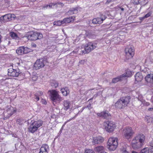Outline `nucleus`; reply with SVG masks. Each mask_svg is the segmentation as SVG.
I'll use <instances>...</instances> for the list:
<instances>
[{
    "label": "nucleus",
    "instance_id": "obj_40",
    "mask_svg": "<svg viewBox=\"0 0 153 153\" xmlns=\"http://www.w3.org/2000/svg\"><path fill=\"white\" fill-rule=\"evenodd\" d=\"M141 101L142 103L144 106H148L150 105L149 102H147L144 100H142Z\"/></svg>",
    "mask_w": 153,
    "mask_h": 153
},
{
    "label": "nucleus",
    "instance_id": "obj_10",
    "mask_svg": "<svg viewBox=\"0 0 153 153\" xmlns=\"http://www.w3.org/2000/svg\"><path fill=\"white\" fill-rule=\"evenodd\" d=\"M20 74L19 69H14L10 68L8 70V75L13 77H18Z\"/></svg>",
    "mask_w": 153,
    "mask_h": 153
},
{
    "label": "nucleus",
    "instance_id": "obj_23",
    "mask_svg": "<svg viewBox=\"0 0 153 153\" xmlns=\"http://www.w3.org/2000/svg\"><path fill=\"white\" fill-rule=\"evenodd\" d=\"M124 76L123 75H121L117 77L113 78L112 81V83H115L119 81H120L124 79L123 76Z\"/></svg>",
    "mask_w": 153,
    "mask_h": 153
},
{
    "label": "nucleus",
    "instance_id": "obj_28",
    "mask_svg": "<svg viewBox=\"0 0 153 153\" xmlns=\"http://www.w3.org/2000/svg\"><path fill=\"white\" fill-rule=\"evenodd\" d=\"M23 46H21L18 48L16 50V53L19 55H21L24 54Z\"/></svg>",
    "mask_w": 153,
    "mask_h": 153
},
{
    "label": "nucleus",
    "instance_id": "obj_30",
    "mask_svg": "<svg viewBox=\"0 0 153 153\" xmlns=\"http://www.w3.org/2000/svg\"><path fill=\"white\" fill-rule=\"evenodd\" d=\"M10 36L13 39H18L19 37L17 35L13 32H11L10 33Z\"/></svg>",
    "mask_w": 153,
    "mask_h": 153
},
{
    "label": "nucleus",
    "instance_id": "obj_26",
    "mask_svg": "<svg viewBox=\"0 0 153 153\" xmlns=\"http://www.w3.org/2000/svg\"><path fill=\"white\" fill-rule=\"evenodd\" d=\"M28 129L29 131L32 133H33L36 131L38 130V129L31 123L29 127L28 128Z\"/></svg>",
    "mask_w": 153,
    "mask_h": 153
},
{
    "label": "nucleus",
    "instance_id": "obj_17",
    "mask_svg": "<svg viewBox=\"0 0 153 153\" xmlns=\"http://www.w3.org/2000/svg\"><path fill=\"white\" fill-rule=\"evenodd\" d=\"M40 150L39 153H48L49 146L47 144H43L40 148Z\"/></svg>",
    "mask_w": 153,
    "mask_h": 153
},
{
    "label": "nucleus",
    "instance_id": "obj_11",
    "mask_svg": "<svg viewBox=\"0 0 153 153\" xmlns=\"http://www.w3.org/2000/svg\"><path fill=\"white\" fill-rule=\"evenodd\" d=\"M104 138L101 136H97L93 137L92 143L94 145L99 144L102 143L104 141Z\"/></svg>",
    "mask_w": 153,
    "mask_h": 153
},
{
    "label": "nucleus",
    "instance_id": "obj_46",
    "mask_svg": "<svg viewBox=\"0 0 153 153\" xmlns=\"http://www.w3.org/2000/svg\"><path fill=\"white\" fill-rule=\"evenodd\" d=\"M117 0H107L106 2L105 3L106 4H108L111 2H113L116 1Z\"/></svg>",
    "mask_w": 153,
    "mask_h": 153
},
{
    "label": "nucleus",
    "instance_id": "obj_7",
    "mask_svg": "<svg viewBox=\"0 0 153 153\" xmlns=\"http://www.w3.org/2000/svg\"><path fill=\"white\" fill-rule=\"evenodd\" d=\"M105 126L106 130L108 132L113 131L116 127L115 124L113 122L109 121L106 122Z\"/></svg>",
    "mask_w": 153,
    "mask_h": 153
},
{
    "label": "nucleus",
    "instance_id": "obj_19",
    "mask_svg": "<svg viewBox=\"0 0 153 153\" xmlns=\"http://www.w3.org/2000/svg\"><path fill=\"white\" fill-rule=\"evenodd\" d=\"M75 17L74 16H70L69 17L64 18L62 21V23H69L74 20Z\"/></svg>",
    "mask_w": 153,
    "mask_h": 153
},
{
    "label": "nucleus",
    "instance_id": "obj_51",
    "mask_svg": "<svg viewBox=\"0 0 153 153\" xmlns=\"http://www.w3.org/2000/svg\"><path fill=\"white\" fill-rule=\"evenodd\" d=\"M91 104L90 103L88 105H87L86 108H88L89 110H90L91 108H92V107L91 106Z\"/></svg>",
    "mask_w": 153,
    "mask_h": 153
},
{
    "label": "nucleus",
    "instance_id": "obj_4",
    "mask_svg": "<svg viewBox=\"0 0 153 153\" xmlns=\"http://www.w3.org/2000/svg\"><path fill=\"white\" fill-rule=\"evenodd\" d=\"M134 134V132L132 128L129 127L125 128L122 131V134L123 137L128 140L131 138Z\"/></svg>",
    "mask_w": 153,
    "mask_h": 153
},
{
    "label": "nucleus",
    "instance_id": "obj_21",
    "mask_svg": "<svg viewBox=\"0 0 153 153\" xmlns=\"http://www.w3.org/2000/svg\"><path fill=\"white\" fill-rule=\"evenodd\" d=\"M143 76L140 72H138L136 73L135 76V80L137 82H140L143 79Z\"/></svg>",
    "mask_w": 153,
    "mask_h": 153
},
{
    "label": "nucleus",
    "instance_id": "obj_8",
    "mask_svg": "<svg viewBox=\"0 0 153 153\" xmlns=\"http://www.w3.org/2000/svg\"><path fill=\"white\" fill-rule=\"evenodd\" d=\"M28 37L31 40H36L41 39L43 35L40 33L34 32L29 35Z\"/></svg>",
    "mask_w": 153,
    "mask_h": 153
},
{
    "label": "nucleus",
    "instance_id": "obj_16",
    "mask_svg": "<svg viewBox=\"0 0 153 153\" xmlns=\"http://www.w3.org/2000/svg\"><path fill=\"white\" fill-rule=\"evenodd\" d=\"M63 108L65 111L69 109L71 107V104L70 101L68 100H65L63 102Z\"/></svg>",
    "mask_w": 153,
    "mask_h": 153
},
{
    "label": "nucleus",
    "instance_id": "obj_9",
    "mask_svg": "<svg viewBox=\"0 0 153 153\" xmlns=\"http://www.w3.org/2000/svg\"><path fill=\"white\" fill-rule=\"evenodd\" d=\"M96 114L98 117H102L104 119H109L111 117V114L107 110L103 111L100 113H97Z\"/></svg>",
    "mask_w": 153,
    "mask_h": 153
},
{
    "label": "nucleus",
    "instance_id": "obj_14",
    "mask_svg": "<svg viewBox=\"0 0 153 153\" xmlns=\"http://www.w3.org/2000/svg\"><path fill=\"white\" fill-rule=\"evenodd\" d=\"M143 145L142 144L138 142V141L134 139L132 140V146L135 149H137L141 147Z\"/></svg>",
    "mask_w": 153,
    "mask_h": 153
},
{
    "label": "nucleus",
    "instance_id": "obj_54",
    "mask_svg": "<svg viewBox=\"0 0 153 153\" xmlns=\"http://www.w3.org/2000/svg\"><path fill=\"white\" fill-rule=\"evenodd\" d=\"M35 97H36L35 99L37 101H38L39 100V96H36V94H35Z\"/></svg>",
    "mask_w": 153,
    "mask_h": 153
},
{
    "label": "nucleus",
    "instance_id": "obj_42",
    "mask_svg": "<svg viewBox=\"0 0 153 153\" xmlns=\"http://www.w3.org/2000/svg\"><path fill=\"white\" fill-rule=\"evenodd\" d=\"M152 13V11H150L148 12L147 13L146 15L144 16L145 18H147L150 16Z\"/></svg>",
    "mask_w": 153,
    "mask_h": 153
},
{
    "label": "nucleus",
    "instance_id": "obj_52",
    "mask_svg": "<svg viewBox=\"0 0 153 153\" xmlns=\"http://www.w3.org/2000/svg\"><path fill=\"white\" fill-rule=\"evenodd\" d=\"M0 21H4V16H1L0 17Z\"/></svg>",
    "mask_w": 153,
    "mask_h": 153
},
{
    "label": "nucleus",
    "instance_id": "obj_59",
    "mask_svg": "<svg viewBox=\"0 0 153 153\" xmlns=\"http://www.w3.org/2000/svg\"><path fill=\"white\" fill-rule=\"evenodd\" d=\"M148 110L149 111H153V108H149L148 109Z\"/></svg>",
    "mask_w": 153,
    "mask_h": 153
},
{
    "label": "nucleus",
    "instance_id": "obj_18",
    "mask_svg": "<svg viewBox=\"0 0 153 153\" xmlns=\"http://www.w3.org/2000/svg\"><path fill=\"white\" fill-rule=\"evenodd\" d=\"M61 91L64 96H66L70 93L68 87H65L61 89Z\"/></svg>",
    "mask_w": 153,
    "mask_h": 153
},
{
    "label": "nucleus",
    "instance_id": "obj_57",
    "mask_svg": "<svg viewBox=\"0 0 153 153\" xmlns=\"http://www.w3.org/2000/svg\"><path fill=\"white\" fill-rule=\"evenodd\" d=\"M48 7V5H45L42 6V9H45V8H47Z\"/></svg>",
    "mask_w": 153,
    "mask_h": 153
},
{
    "label": "nucleus",
    "instance_id": "obj_22",
    "mask_svg": "<svg viewBox=\"0 0 153 153\" xmlns=\"http://www.w3.org/2000/svg\"><path fill=\"white\" fill-rule=\"evenodd\" d=\"M38 129V128L41 126L43 124V121L40 120L34 121L32 123Z\"/></svg>",
    "mask_w": 153,
    "mask_h": 153
},
{
    "label": "nucleus",
    "instance_id": "obj_64",
    "mask_svg": "<svg viewBox=\"0 0 153 153\" xmlns=\"http://www.w3.org/2000/svg\"><path fill=\"white\" fill-rule=\"evenodd\" d=\"M94 88L89 89L87 91H89L92 90H94Z\"/></svg>",
    "mask_w": 153,
    "mask_h": 153
},
{
    "label": "nucleus",
    "instance_id": "obj_37",
    "mask_svg": "<svg viewBox=\"0 0 153 153\" xmlns=\"http://www.w3.org/2000/svg\"><path fill=\"white\" fill-rule=\"evenodd\" d=\"M62 24H63V23H62V21H60V20H59L57 21H55L53 23L54 25H56L57 26H60Z\"/></svg>",
    "mask_w": 153,
    "mask_h": 153
},
{
    "label": "nucleus",
    "instance_id": "obj_49",
    "mask_svg": "<svg viewBox=\"0 0 153 153\" xmlns=\"http://www.w3.org/2000/svg\"><path fill=\"white\" fill-rule=\"evenodd\" d=\"M37 79V77L36 76H33L32 77V79L34 81H36Z\"/></svg>",
    "mask_w": 153,
    "mask_h": 153
},
{
    "label": "nucleus",
    "instance_id": "obj_13",
    "mask_svg": "<svg viewBox=\"0 0 153 153\" xmlns=\"http://www.w3.org/2000/svg\"><path fill=\"white\" fill-rule=\"evenodd\" d=\"M146 81L151 85H153V74H148L145 77Z\"/></svg>",
    "mask_w": 153,
    "mask_h": 153
},
{
    "label": "nucleus",
    "instance_id": "obj_31",
    "mask_svg": "<svg viewBox=\"0 0 153 153\" xmlns=\"http://www.w3.org/2000/svg\"><path fill=\"white\" fill-rule=\"evenodd\" d=\"M132 73L131 71H128L126 72V74H123L122 75L124 76H123V79H125L126 77H129L131 76Z\"/></svg>",
    "mask_w": 153,
    "mask_h": 153
},
{
    "label": "nucleus",
    "instance_id": "obj_2",
    "mask_svg": "<svg viewBox=\"0 0 153 153\" xmlns=\"http://www.w3.org/2000/svg\"><path fill=\"white\" fill-rule=\"evenodd\" d=\"M97 47V44L93 42H89L85 45L84 48H82V53H87L91 52Z\"/></svg>",
    "mask_w": 153,
    "mask_h": 153
},
{
    "label": "nucleus",
    "instance_id": "obj_50",
    "mask_svg": "<svg viewBox=\"0 0 153 153\" xmlns=\"http://www.w3.org/2000/svg\"><path fill=\"white\" fill-rule=\"evenodd\" d=\"M85 62V60H80L79 62V63L80 64H84Z\"/></svg>",
    "mask_w": 153,
    "mask_h": 153
},
{
    "label": "nucleus",
    "instance_id": "obj_5",
    "mask_svg": "<svg viewBox=\"0 0 153 153\" xmlns=\"http://www.w3.org/2000/svg\"><path fill=\"white\" fill-rule=\"evenodd\" d=\"M46 63V60L42 58L37 59L34 63V67L36 70H38L43 68Z\"/></svg>",
    "mask_w": 153,
    "mask_h": 153
},
{
    "label": "nucleus",
    "instance_id": "obj_25",
    "mask_svg": "<svg viewBox=\"0 0 153 153\" xmlns=\"http://www.w3.org/2000/svg\"><path fill=\"white\" fill-rule=\"evenodd\" d=\"M78 12L77 8L76 7L71 8L67 13L68 15H71L76 14Z\"/></svg>",
    "mask_w": 153,
    "mask_h": 153
},
{
    "label": "nucleus",
    "instance_id": "obj_60",
    "mask_svg": "<svg viewBox=\"0 0 153 153\" xmlns=\"http://www.w3.org/2000/svg\"><path fill=\"white\" fill-rule=\"evenodd\" d=\"M42 102L45 105L47 104V102L45 100H43Z\"/></svg>",
    "mask_w": 153,
    "mask_h": 153
},
{
    "label": "nucleus",
    "instance_id": "obj_58",
    "mask_svg": "<svg viewBox=\"0 0 153 153\" xmlns=\"http://www.w3.org/2000/svg\"><path fill=\"white\" fill-rule=\"evenodd\" d=\"M146 19L145 18L144 16L143 17H141L139 18V19L141 21L143 20L144 19Z\"/></svg>",
    "mask_w": 153,
    "mask_h": 153
},
{
    "label": "nucleus",
    "instance_id": "obj_61",
    "mask_svg": "<svg viewBox=\"0 0 153 153\" xmlns=\"http://www.w3.org/2000/svg\"><path fill=\"white\" fill-rule=\"evenodd\" d=\"M119 8L121 9V10L122 11H123L124 10V9L122 7H119Z\"/></svg>",
    "mask_w": 153,
    "mask_h": 153
},
{
    "label": "nucleus",
    "instance_id": "obj_29",
    "mask_svg": "<svg viewBox=\"0 0 153 153\" xmlns=\"http://www.w3.org/2000/svg\"><path fill=\"white\" fill-rule=\"evenodd\" d=\"M4 22H6L10 21L11 20V16L10 14H8L4 15Z\"/></svg>",
    "mask_w": 153,
    "mask_h": 153
},
{
    "label": "nucleus",
    "instance_id": "obj_48",
    "mask_svg": "<svg viewBox=\"0 0 153 153\" xmlns=\"http://www.w3.org/2000/svg\"><path fill=\"white\" fill-rule=\"evenodd\" d=\"M5 3L6 5L7 6L9 4L10 1L9 0H4Z\"/></svg>",
    "mask_w": 153,
    "mask_h": 153
},
{
    "label": "nucleus",
    "instance_id": "obj_43",
    "mask_svg": "<svg viewBox=\"0 0 153 153\" xmlns=\"http://www.w3.org/2000/svg\"><path fill=\"white\" fill-rule=\"evenodd\" d=\"M35 94H36V96H40L43 95V92L41 91H38Z\"/></svg>",
    "mask_w": 153,
    "mask_h": 153
},
{
    "label": "nucleus",
    "instance_id": "obj_44",
    "mask_svg": "<svg viewBox=\"0 0 153 153\" xmlns=\"http://www.w3.org/2000/svg\"><path fill=\"white\" fill-rule=\"evenodd\" d=\"M150 145L152 147V148L151 149V152L152 153L153 152V140L151 141Z\"/></svg>",
    "mask_w": 153,
    "mask_h": 153
},
{
    "label": "nucleus",
    "instance_id": "obj_63",
    "mask_svg": "<svg viewBox=\"0 0 153 153\" xmlns=\"http://www.w3.org/2000/svg\"><path fill=\"white\" fill-rule=\"evenodd\" d=\"M65 114H62V113H61V112H59V114L61 116H63V115H65Z\"/></svg>",
    "mask_w": 153,
    "mask_h": 153
},
{
    "label": "nucleus",
    "instance_id": "obj_55",
    "mask_svg": "<svg viewBox=\"0 0 153 153\" xmlns=\"http://www.w3.org/2000/svg\"><path fill=\"white\" fill-rule=\"evenodd\" d=\"M51 118L52 119H55L56 118V116L55 114H52L51 116Z\"/></svg>",
    "mask_w": 153,
    "mask_h": 153
},
{
    "label": "nucleus",
    "instance_id": "obj_39",
    "mask_svg": "<svg viewBox=\"0 0 153 153\" xmlns=\"http://www.w3.org/2000/svg\"><path fill=\"white\" fill-rule=\"evenodd\" d=\"M16 123L17 124L19 125H21L23 123V120L22 119L19 118L16 120Z\"/></svg>",
    "mask_w": 153,
    "mask_h": 153
},
{
    "label": "nucleus",
    "instance_id": "obj_15",
    "mask_svg": "<svg viewBox=\"0 0 153 153\" xmlns=\"http://www.w3.org/2000/svg\"><path fill=\"white\" fill-rule=\"evenodd\" d=\"M131 97L129 96H126L121 98L120 100H121L122 104L125 107L128 104L130 101Z\"/></svg>",
    "mask_w": 153,
    "mask_h": 153
},
{
    "label": "nucleus",
    "instance_id": "obj_32",
    "mask_svg": "<svg viewBox=\"0 0 153 153\" xmlns=\"http://www.w3.org/2000/svg\"><path fill=\"white\" fill-rule=\"evenodd\" d=\"M149 149L148 148H144L143 149L141 150V152L140 153H149ZM132 153H137V152H134L133 151Z\"/></svg>",
    "mask_w": 153,
    "mask_h": 153
},
{
    "label": "nucleus",
    "instance_id": "obj_3",
    "mask_svg": "<svg viewBox=\"0 0 153 153\" xmlns=\"http://www.w3.org/2000/svg\"><path fill=\"white\" fill-rule=\"evenodd\" d=\"M118 139L116 137L110 138L107 143V147L111 151L115 150L118 146Z\"/></svg>",
    "mask_w": 153,
    "mask_h": 153
},
{
    "label": "nucleus",
    "instance_id": "obj_33",
    "mask_svg": "<svg viewBox=\"0 0 153 153\" xmlns=\"http://www.w3.org/2000/svg\"><path fill=\"white\" fill-rule=\"evenodd\" d=\"M23 51L24 54H26L29 53L31 51V49L30 48H28L27 47H24L23 46Z\"/></svg>",
    "mask_w": 153,
    "mask_h": 153
},
{
    "label": "nucleus",
    "instance_id": "obj_56",
    "mask_svg": "<svg viewBox=\"0 0 153 153\" xmlns=\"http://www.w3.org/2000/svg\"><path fill=\"white\" fill-rule=\"evenodd\" d=\"M85 107H83L82 108V109H81V110H80V111H79L78 113V114H79V113H81V112H82L83 110H84V109L85 108Z\"/></svg>",
    "mask_w": 153,
    "mask_h": 153
},
{
    "label": "nucleus",
    "instance_id": "obj_62",
    "mask_svg": "<svg viewBox=\"0 0 153 153\" xmlns=\"http://www.w3.org/2000/svg\"><path fill=\"white\" fill-rule=\"evenodd\" d=\"M19 143V142L18 143H16L15 144V146L16 148L18 147V144Z\"/></svg>",
    "mask_w": 153,
    "mask_h": 153
},
{
    "label": "nucleus",
    "instance_id": "obj_34",
    "mask_svg": "<svg viewBox=\"0 0 153 153\" xmlns=\"http://www.w3.org/2000/svg\"><path fill=\"white\" fill-rule=\"evenodd\" d=\"M145 118L148 123H151L153 121L152 118L150 116H146Z\"/></svg>",
    "mask_w": 153,
    "mask_h": 153
},
{
    "label": "nucleus",
    "instance_id": "obj_53",
    "mask_svg": "<svg viewBox=\"0 0 153 153\" xmlns=\"http://www.w3.org/2000/svg\"><path fill=\"white\" fill-rule=\"evenodd\" d=\"M55 5V4L52 3L50 4L49 5H48V6L50 8H51L52 6H54Z\"/></svg>",
    "mask_w": 153,
    "mask_h": 153
},
{
    "label": "nucleus",
    "instance_id": "obj_27",
    "mask_svg": "<svg viewBox=\"0 0 153 153\" xmlns=\"http://www.w3.org/2000/svg\"><path fill=\"white\" fill-rule=\"evenodd\" d=\"M106 18V17L105 16L102 14L101 15L100 18H97L96 19L98 24H101L103 22V21L105 20Z\"/></svg>",
    "mask_w": 153,
    "mask_h": 153
},
{
    "label": "nucleus",
    "instance_id": "obj_24",
    "mask_svg": "<svg viewBox=\"0 0 153 153\" xmlns=\"http://www.w3.org/2000/svg\"><path fill=\"white\" fill-rule=\"evenodd\" d=\"M122 146L120 148V153H129L127 149V146L124 143L122 144Z\"/></svg>",
    "mask_w": 153,
    "mask_h": 153
},
{
    "label": "nucleus",
    "instance_id": "obj_38",
    "mask_svg": "<svg viewBox=\"0 0 153 153\" xmlns=\"http://www.w3.org/2000/svg\"><path fill=\"white\" fill-rule=\"evenodd\" d=\"M87 36L88 37L91 38H93L95 37V36L91 32L87 33Z\"/></svg>",
    "mask_w": 153,
    "mask_h": 153
},
{
    "label": "nucleus",
    "instance_id": "obj_47",
    "mask_svg": "<svg viewBox=\"0 0 153 153\" xmlns=\"http://www.w3.org/2000/svg\"><path fill=\"white\" fill-rule=\"evenodd\" d=\"M98 94H95L94 95V96L93 97H92V98L90 99L88 101H89L90 100H92L94 98L95 99L98 96Z\"/></svg>",
    "mask_w": 153,
    "mask_h": 153
},
{
    "label": "nucleus",
    "instance_id": "obj_36",
    "mask_svg": "<svg viewBox=\"0 0 153 153\" xmlns=\"http://www.w3.org/2000/svg\"><path fill=\"white\" fill-rule=\"evenodd\" d=\"M51 85L56 88L58 86V83L56 81H54L51 83Z\"/></svg>",
    "mask_w": 153,
    "mask_h": 153
},
{
    "label": "nucleus",
    "instance_id": "obj_12",
    "mask_svg": "<svg viewBox=\"0 0 153 153\" xmlns=\"http://www.w3.org/2000/svg\"><path fill=\"white\" fill-rule=\"evenodd\" d=\"M134 139L143 145L145 142V136L143 134H140L136 136Z\"/></svg>",
    "mask_w": 153,
    "mask_h": 153
},
{
    "label": "nucleus",
    "instance_id": "obj_45",
    "mask_svg": "<svg viewBox=\"0 0 153 153\" xmlns=\"http://www.w3.org/2000/svg\"><path fill=\"white\" fill-rule=\"evenodd\" d=\"M96 18L93 19L92 20V23L94 24H97V22Z\"/></svg>",
    "mask_w": 153,
    "mask_h": 153
},
{
    "label": "nucleus",
    "instance_id": "obj_41",
    "mask_svg": "<svg viewBox=\"0 0 153 153\" xmlns=\"http://www.w3.org/2000/svg\"><path fill=\"white\" fill-rule=\"evenodd\" d=\"M85 153H95L94 151L90 149H86Z\"/></svg>",
    "mask_w": 153,
    "mask_h": 153
},
{
    "label": "nucleus",
    "instance_id": "obj_6",
    "mask_svg": "<svg viewBox=\"0 0 153 153\" xmlns=\"http://www.w3.org/2000/svg\"><path fill=\"white\" fill-rule=\"evenodd\" d=\"M126 56L128 59L132 58L134 54V49L133 47L128 46L125 49Z\"/></svg>",
    "mask_w": 153,
    "mask_h": 153
},
{
    "label": "nucleus",
    "instance_id": "obj_1",
    "mask_svg": "<svg viewBox=\"0 0 153 153\" xmlns=\"http://www.w3.org/2000/svg\"><path fill=\"white\" fill-rule=\"evenodd\" d=\"M48 93L49 94L51 100L53 102L56 101L60 102L63 100V98L59 94L58 91L55 90H49Z\"/></svg>",
    "mask_w": 153,
    "mask_h": 153
},
{
    "label": "nucleus",
    "instance_id": "obj_20",
    "mask_svg": "<svg viewBox=\"0 0 153 153\" xmlns=\"http://www.w3.org/2000/svg\"><path fill=\"white\" fill-rule=\"evenodd\" d=\"M115 107L117 109H120L124 108L125 107L122 104L121 100L119 99L115 104Z\"/></svg>",
    "mask_w": 153,
    "mask_h": 153
},
{
    "label": "nucleus",
    "instance_id": "obj_35",
    "mask_svg": "<svg viewBox=\"0 0 153 153\" xmlns=\"http://www.w3.org/2000/svg\"><path fill=\"white\" fill-rule=\"evenodd\" d=\"M103 146H98L95 148V150L96 151L99 152L103 150Z\"/></svg>",
    "mask_w": 153,
    "mask_h": 153
}]
</instances>
